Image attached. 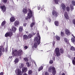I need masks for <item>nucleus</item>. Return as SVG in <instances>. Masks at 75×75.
Listing matches in <instances>:
<instances>
[{
    "instance_id": "6",
    "label": "nucleus",
    "mask_w": 75,
    "mask_h": 75,
    "mask_svg": "<svg viewBox=\"0 0 75 75\" xmlns=\"http://www.w3.org/2000/svg\"><path fill=\"white\" fill-rule=\"evenodd\" d=\"M12 35H13V32H10L6 33L5 35V37H11Z\"/></svg>"
},
{
    "instance_id": "44",
    "label": "nucleus",
    "mask_w": 75,
    "mask_h": 75,
    "mask_svg": "<svg viewBox=\"0 0 75 75\" xmlns=\"http://www.w3.org/2000/svg\"><path fill=\"white\" fill-rule=\"evenodd\" d=\"M45 75H49V73L48 72L46 71L45 73Z\"/></svg>"
},
{
    "instance_id": "21",
    "label": "nucleus",
    "mask_w": 75,
    "mask_h": 75,
    "mask_svg": "<svg viewBox=\"0 0 75 75\" xmlns=\"http://www.w3.org/2000/svg\"><path fill=\"white\" fill-rule=\"evenodd\" d=\"M23 11L24 13L25 14L27 13V9L24 8L23 9Z\"/></svg>"
},
{
    "instance_id": "53",
    "label": "nucleus",
    "mask_w": 75,
    "mask_h": 75,
    "mask_svg": "<svg viewBox=\"0 0 75 75\" xmlns=\"http://www.w3.org/2000/svg\"><path fill=\"white\" fill-rule=\"evenodd\" d=\"M38 10H40V7H38Z\"/></svg>"
},
{
    "instance_id": "28",
    "label": "nucleus",
    "mask_w": 75,
    "mask_h": 75,
    "mask_svg": "<svg viewBox=\"0 0 75 75\" xmlns=\"http://www.w3.org/2000/svg\"><path fill=\"white\" fill-rule=\"evenodd\" d=\"M32 37H33V35L31 34H29L28 36V38L29 39H30V38H31Z\"/></svg>"
},
{
    "instance_id": "61",
    "label": "nucleus",
    "mask_w": 75,
    "mask_h": 75,
    "mask_svg": "<svg viewBox=\"0 0 75 75\" xmlns=\"http://www.w3.org/2000/svg\"><path fill=\"white\" fill-rule=\"evenodd\" d=\"M10 31H11V29H10Z\"/></svg>"
},
{
    "instance_id": "1",
    "label": "nucleus",
    "mask_w": 75,
    "mask_h": 75,
    "mask_svg": "<svg viewBox=\"0 0 75 75\" xmlns=\"http://www.w3.org/2000/svg\"><path fill=\"white\" fill-rule=\"evenodd\" d=\"M39 32L37 33V37L35 38L34 41L35 42L34 44V47L35 48H37V47L40 44V40H41V37L39 35Z\"/></svg>"
},
{
    "instance_id": "15",
    "label": "nucleus",
    "mask_w": 75,
    "mask_h": 75,
    "mask_svg": "<svg viewBox=\"0 0 75 75\" xmlns=\"http://www.w3.org/2000/svg\"><path fill=\"white\" fill-rule=\"evenodd\" d=\"M17 30V28H16V27H15L14 26L12 28V29L11 30V31L12 33H15V32H16V30Z\"/></svg>"
},
{
    "instance_id": "32",
    "label": "nucleus",
    "mask_w": 75,
    "mask_h": 75,
    "mask_svg": "<svg viewBox=\"0 0 75 75\" xmlns=\"http://www.w3.org/2000/svg\"><path fill=\"white\" fill-rule=\"evenodd\" d=\"M23 59L25 62H28V58L25 57Z\"/></svg>"
},
{
    "instance_id": "16",
    "label": "nucleus",
    "mask_w": 75,
    "mask_h": 75,
    "mask_svg": "<svg viewBox=\"0 0 75 75\" xmlns=\"http://www.w3.org/2000/svg\"><path fill=\"white\" fill-rule=\"evenodd\" d=\"M15 20L16 19H15V18L13 16L11 17L10 18V21L11 22H14Z\"/></svg>"
},
{
    "instance_id": "46",
    "label": "nucleus",
    "mask_w": 75,
    "mask_h": 75,
    "mask_svg": "<svg viewBox=\"0 0 75 75\" xmlns=\"http://www.w3.org/2000/svg\"><path fill=\"white\" fill-rule=\"evenodd\" d=\"M48 21L50 23V22H51V19H50V18H49L48 20Z\"/></svg>"
},
{
    "instance_id": "14",
    "label": "nucleus",
    "mask_w": 75,
    "mask_h": 75,
    "mask_svg": "<svg viewBox=\"0 0 75 75\" xmlns=\"http://www.w3.org/2000/svg\"><path fill=\"white\" fill-rule=\"evenodd\" d=\"M16 52H17V50H15L14 51H13L12 52L13 55L14 57H17V54L16 53Z\"/></svg>"
},
{
    "instance_id": "52",
    "label": "nucleus",
    "mask_w": 75,
    "mask_h": 75,
    "mask_svg": "<svg viewBox=\"0 0 75 75\" xmlns=\"http://www.w3.org/2000/svg\"><path fill=\"white\" fill-rule=\"evenodd\" d=\"M5 51L6 52H7V48H6L5 49Z\"/></svg>"
},
{
    "instance_id": "10",
    "label": "nucleus",
    "mask_w": 75,
    "mask_h": 75,
    "mask_svg": "<svg viewBox=\"0 0 75 75\" xmlns=\"http://www.w3.org/2000/svg\"><path fill=\"white\" fill-rule=\"evenodd\" d=\"M61 7L62 10H63L64 11H65L66 10V6L64 4H62L61 5Z\"/></svg>"
},
{
    "instance_id": "19",
    "label": "nucleus",
    "mask_w": 75,
    "mask_h": 75,
    "mask_svg": "<svg viewBox=\"0 0 75 75\" xmlns=\"http://www.w3.org/2000/svg\"><path fill=\"white\" fill-rule=\"evenodd\" d=\"M18 61H19V59H18L16 58L15 59L14 62H15V64H17V63H18Z\"/></svg>"
},
{
    "instance_id": "26",
    "label": "nucleus",
    "mask_w": 75,
    "mask_h": 75,
    "mask_svg": "<svg viewBox=\"0 0 75 75\" xmlns=\"http://www.w3.org/2000/svg\"><path fill=\"white\" fill-rule=\"evenodd\" d=\"M42 69H43V67L41 66L38 69V71H41V70H42Z\"/></svg>"
},
{
    "instance_id": "50",
    "label": "nucleus",
    "mask_w": 75,
    "mask_h": 75,
    "mask_svg": "<svg viewBox=\"0 0 75 75\" xmlns=\"http://www.w3.org/2000/svg\"><path fill=\"white\" fill-rule=\"evenodd\" d=\"M4 50H5L4 48L2 50V52H4Z\"/></svg>"
},
{
    "instance_id": "20",
    "label": "nucleus",
    "mask_w": 75,
    "mask_h": 75,
    "mask_svg": "<svg viewBox=\"0 0 75 75\" xmlns=\"http://www.w3.org/2000/svg\"><path fill=\"white\" fill-rule=\"evenodd\" d=\"M23 67H24V64L22 63L20 64L19 67V68H23Z\"/></svg>"
},
{
    "instance_id": "62",
    "label": "nucleus",
    "mask_w": 75,
    "mask_h": 75,
    "mask_svg": "<svg viewBox=\"0 0 75 75\" xmlns=\"http://www.w3.org/2000/svg\"><path fill=\"white\" fill-rule=\"evenodd\" d=\"M35 65H36V64H35Z\"/></svg>"
},
{
    "instance_id": "3",
    "label": "nucleus",
    "mask_w": 75,
    "mask_h": 75,
    "mask_svg": "<svg viewBox=\"0 0 75 75\" xmlns=\"http://www.w3.org/2000/svg\"><path fill=\"white\" fill-rule=\"evenodd\" d=\"M48 71L49 72H52L53 75H55L57 73L55 68L54 67L50 66L48 68Z\"/></svg>"
},
{
    "instance_id": "5",
    "label": "nucleus",
    "mask_w": 75,
    "mask_h": 75,
    "mask_svg": "<svg viewBox=\"0 0 75 75\" xmlns=\"http://www.w3.org/2000/svg\"><path fill=\"white\" fill-rule=\"evenodd\" d=\"M23 54V50L21 49L19 50L17 52V56H18V57H21Z\"/></svg>"
},
{
    "instance_id": "7",
    "label": "nucleus",
    "mask_w": 75,
    "mask_h": 75,
    "mask_svg": "<svg viewBox=\"0 0 75 75\" xmlns=\"http://www.w3.org/2000/svg\"><path fill=\"white\" fill-rule=\"evenodd\" d=\"M52 15L53 16H54V17H57L58 16V13L56 11L53 10L52 12Z\"/></svg>"
},
{
    "instance_id": "23",
    "label": "nucleus",
    "mask_w": 75,
    "mask_h": 75,
    "mask_svg": "<svg viewBox=\"0 0 75 75\" xmlns=\"http://www.w3.org/2000/svg\"><path fill=\"white\" fill-rule=\"evenodd\" d=\"M60 53L61 54H63L64 52V49L63 48H60Z\"/></svg>"
},
{
    "instance_id": "40",
    "label": "nucleus",
    "mask_w": 75,
    "mask_h": 75,
    "mask_svg": "<svg viewBox=\"0 0 75 75\" xmlns=\"http://www.w3.org/2000/svg\"><path fill=\"white\" fill-rule=\"evenodd\" d=\"M54 1L55 4H58V0H54Z\"/></svg>"
},
{
    "instance_id": "25",
    "label": "nucleus",
    "mask_w": 75,
    "mask_h": 75,
    "mask_svg": "<svg viewBox=\"0 0 75 75\" xmlns=\"http://www.w3.org/2000/svg\"><path fill=\"white\" fill-rule=\"evenodd\" d=\"M6 21H4L2 23L1 25V26H4V25L6 24Z\"/></svg>"
},
{
    "instance_id": "55",
    "label": "nucleus",
    "mask_w": 75,
    "mask_h": 75,
    "mask_svg": "<svg viewBox=\"0 0 75 75\" xmlns=\"http://www.w3.org/2000/svg\"><path fill=\"white\" fill-rule=\"evenodd\" d=\"M1 52H0V57L1 56Z\"/></svg>"
},
{
    "instance_id": "33",
    "label": "nucleus",
    "mask_w": 75,
    "mask_h": 75,
    "mask_svg": "<svg viewBox=\"0 0 75 75\" xmlns=\"http://www.w3.org/2000/svg\"><path fill=\"white\" fill-rule=\"evenodd\" d=\"M71 4L74 6H75V1L74 0H73L71 1Z\"/></svg>"
},
{
    "instance_id": "39",
    "label": "nucleus",
    "mask_w": 75,
    "mask_h": 75,
    "mask_svg": "<svg viewBox=\"0 0 75 75\" xmlns=\"http://www.w3.org/2000/svg\"><path fill=\"white\" fill-rule=\"evenodd\" d=\"M26 64L27 65L28 67H29L30 66V63L29 62H26Z\"/></svg>"
},
{
    "instance_id": "17",
    "label": "nucleus",
    "mask_w": 75,
    "mask_h": 75,
    "mask_svg": "<svg viewBox=\"0 0 75 75\" xmlns=\"http://www.w3.org/2000/svg\"><path fill=\"white\" fill-rule=\"evenodd\" d=\"M19 22L18 21H15L14 22V25L15 26H17L18 25H19Z\"/></svg>"
},
{
    "instance_id": "41",
    "label": "nucleus",
    "mask_w": 75,
    "mask_h": 75,
    "mask_svg": "<svg viewBox=\"0 0 75 75\" xmlns=\"http://www.w3.org/2000/svg\"><path fill=\"white\" fill-rule=\"evenodd\" d=\"M53 62V60H50V64H53V62Z\"/></svg>"
},
{
    "instance_id": "36",
    "label": "nucleus",
    "mask_w": 75,
    "mask_h": 75,
    "mask_svg": "<svg viewBox=\"0 0 75 75\" xmlns=\"http://www.w3.org/2000/svg\"><path fill=\"white\" fill-rule=\"evenodd\" d=\"M70 50H71L72 51H75V48L73 47V46H72L70 49Z\"/></svg>"
},
{
    "instance_id": "37",
    "label": "nucleus",
    "mask_w": 75,
    "mask_h": 75,
    "mask_svg": "<svg viewBox=\"0 0 75 75\" xmlns=\"http://www.w3.org/2000/svg\"><path fill=\"white\" fill-rule=\"evenodd\" d=\"M56 38L57 40H60V37H59V36H56Z\"/></svg>"
},
{
    "instance_id": "30",
    "label": "nucleus",
    "mask_w": 75,
    "mask_h": 75,
    "mask_svg": "<svg viewBox=\"0 0 75 75\" xmlns=\"http://www.w3.org/2000/svg\"><path fill=\"white\" fill-rule=\"evenodd\" d=\"M61 35L62 37H64L65 36V34L62 31L61 32Z\"/></svg>"
},
{
    "instance_id": "59",
    "label": "nucleus",
    "mask_w": 75,
    "mask_h": 75,
    "mask_svg": "<svg viewBox=\"0 0 75 75\" xmlns=\"http://www.w3.org/2000/svg\"><path fill=\"white\" fill-rule=\"evenodd\" d=\"M62 75H65V73H63L62 74Z\"/></svg>"
},
{
    "instance_id": "8",
    "label": "nucleus",
    "mask_w": 75,
    "mask_h": 75,
    "mask_svg": "<svg viewBox=\"0 0 75 75\" xmlns=\"http://www.w3.org/2000/svg\"><path fill=\"white\" fill-rule=\"evenodd\" d=\"M15 72H17V75H22V72H21V70L19 69H17L15 70Z\"/></svg>"
},
{
    "instance_id": "57",
    "label": "nucleus",
    "mask_w": 75,
    "mask_h": 75,
    "mask_svg": "<svg viewBox=\"0 0 75 75\" xmlns=\"http://www.w3.org/2000/svg\"><path fill=\"white\" fill-rule=\"evenodd\" d=\"M25 33H26V34H28V31H26Z\"/></svg>"
},
{
    "instance_id": "12",
    "label": "nucleus",
    "mask_w": 75,
    "mask_h": 75,
    "mask_svg": "<svg viewBox=\"0 0 75 75\" xmlns=\"http://www.w3.org/2000/svg\"><path fill=\"white\" fill-rule=\"evenodd\" d=\"M0 7L1 9L3 10V12H5V11H6V7L5 6L3 5V6H1Z\"/></svg>"
},
{
    "instance_id": "35",
    "label": "nucleus",
    "mask_w": 75,
    "mask_h": 75,
    "mask_svg": "<svg viewBox=\"0 0 75 75\" xmlns=\"http://www.w3.org/2000/svg\"><path fill=\"white\" fill-rule=\"evenodd\" d=\"M32 73H33V71H32V70H30L28 71V74L29 75H30V74H31Z\"/></svg>"
},
{
    "instance_id": "51",
    "label": "nucleus",
    "mask_w": 75,
    "mask_h": 75,
    "mask_svg": "<svg viewBox=\"0 0 75 75\" xmlns=\"http://www.w3.org/2000/svg\"><path fill=\"white\" fill-rule=\"evenodd\" d=\"M0 52L2 53V52H1V48H0ZM2 54V53H1V54Z\"/></svg>"
},
{
    "instance_id": "60",
    "label": "nucleus",
    "mask_w": 75,
    "mask_h": 75,
    "mask_svg": "<svg viewBox=\"0 0 75 75\" xmlns=\"http://www.w3.org/2000/svg\"><path fill=\"white\" fill-rule=\"evenodd\" d=\"M33 48H34V47L33 46Z\"/></svg>"
},
{
    "instance_id": "24",
    "label": "nucleus",
    "mask_w": 75,
    "mask_h": 75,
    "mask_svg": "<svg viewBox=\"0 0 75 75\" xmlns=\"http://www.w3.org/2000/svg\"><path fill=\"white\" fill-rule=\"evenodd\" d=\"M54 24L56 26H58L59 25V22L58 21H55L54 22Z\"/></svg>"
},
{
    "instance_id": "34",
    "label": "nucleus",
    "mask_w": 75,
    "mask_h": 75,
    "mask_svg": "<svg viewBox=\"0 0 75 75\" xmlns=\"http://www.w3.org/2000/svg\"><path fill=\"white\" fill-rule=\"evenodd\" d=\"M66 10L68 11V12H69V10H70V8L69 6H67L66 8Z\"/></svg>"
},
{
    "instance_id": "4",
    "label": "nucleus",
    "mask_w": 75,
    "mask_h": 75,
    "mask_svg": "<svg viewBox=\"0 0 75 75\" xmlns=\"http://www.w3.org/2000/svg\"><path fill=\"white\" fill-rule=\"evenodd\" d=\"M55 53L57 57H59L61 55V53L59 52V48H56L55 49Z\"/></svg>"
},
{
    "instance_id": "43",
    "label": "nucleus",
    "mask_w": 75,
    "mask_h": 75,
    "mask_svg": "<svg viewBox=\"0 0 75 75\" xmlns=\"http://www.w3.org/2000/svg\"><path fill=\"white\" fill-rule=\"evenodd\" d=\"M72 63L74 65H75V60H72Z\"/></svg>"
},
{
    "instance_id": "45",
    "label": "nucleus",
    "mask_w": 75,
    "mask_h": 75,
    "mask_svg": "<svg viewBox=\"0 0 75 75\" xmlns=\"http://www.w3.org/2000/svg\"><path fill=\"white\" fill-rule=\"evenodd\" d=\"M4 75V72H2L0 73V75Z\"/></svg>"
},
{
    "instance_id": "13",
    "label": "nucleus",
    "mask_w": 75,
    "mask_h": 75,
    "mask_svg": "<svg viewBox=\"0 0 75 75\" xmlns=\"http://www.w3.org/2000/svg\"><path fill=\"white\" fill-rule=\"evenodd\" d=\"M28 70V69L27 67H24L22 69V72L24 73V72H26Z\"/></svg>"
},
{
    "instance_id": "54",
    "label": "nucleus",
    "mask_w": 75,
    "mask_h": 75,
    "mask_svg": "<svg viewBox=\"0 0 75 75\" xmlns=\"http://www.w3.org/2000/svg\"><path fill=\"white\" fill-rule=\"evenodd\" d=\"M55 43L54 42H53V45H55Z\"/></svg>"
},
{
    "instance_id": "22",
    "label": "nucleus",
    "mask_w": 75,
    "mask_h": 75,
    "mask_svg": "<svg viewBox=\"0 0 75 75\" xmlns=\"http://www.w3.org/2000/svg\"><path fill=\"white\" fill-rule=\"evenodd\" d=\"M34 25H35V22H33L32 23H31L30 25V27L31 28L33 27Z\"/></svg>"
},
{
    "instance_id": "2",
    "label": "nucleus",
    "mask_w": 75,
    "mask_h": 75,
    "mask_svg": "<svg viewBox=\"0 0 75 75\" xmlns=\"http://www.w3.org/2000/svg\"><path fill=\"white\" fill-rule=\"evenodd\" d=\"M33 12L30 9H29L28 13V16L26 17L25 19L27 20L28 19H30L31 17H32V20L33 21H34V16H33Z\"/></svg>"
},
{
    "instance_id": "47",
    "label": "nucleus",
    "mask_w": 75,
    "mask_h": 75,
    "mask_svg": "<svg viewBox=\"0 0 75 75\" xmlns=\"http://www.w3.org/2000/svg\"><path fill=\"white\" fill-rule=\"evenodd\" d=\"M52 59H53V60H54V61H55V56H53Z\"/></svg>"
},
{
    "instance_id": "48",
    "label": "nucleus",
    "mask_w": 75,
    "mask_h": 75,
    "mask_svg": "<svg viewBox=\"0 0 75 75\" xmlns=\"http://www.w3.org/2000/svg\"><path fill=\"white\" fill-rule=\"evenodd\" d=\"M26 25H27V23H25L23 25L24 27H25Z\"/></svg>"
},
{
    "instance_id": "29",
    "label": "nucleus",
    "mask_w": 75,
    "mask_h": 75,
    "mask_svg": "<svg viewBox=\"0 0 75 75\" xmlns=\"http://www.w3.org/2000/svg\"><path fill=\"white\" fill-rule=\"evenodd\" d=\"M19 31L20 32H22L23 31V27L22 26H20L19 27Z\"/></svg>"
},
{
    "instance_id": "56",
    "label": "nucleus",
    "mask_w": 75,
    "mask_h": 75,
    "mask_svg": "<svg viewBox=\"0 0 75 75\" xmlns=\"http://www.w3.org/2000/svg\"><path fill=\"white\" fill-rule=\"evenodd\" d=\"M23 75H27V74L25 73L23 74Z\"/></svg>"
},
{
    "instance_id": "42",
    "label": "nucleus",
    "mask_w": 75,
    "mask_h": 75,
    "mask_svg": "<svg viewBox=\"0 0 75 75\" xmlns=\"http://www.w3.org/2000/svg\"><path fill=\"white\" fill-rule=\"evenodd\" d=\"M3 2L4 3H6L7 2V0H3Z\"/></svg>"
},
{
    "instance_id": "27",
    "label": "nucleus",
    "mask_w": 75,
    "mask_h": 75,
    "mask_svg": "<svg viewBox=\"0 0 75 75\" xmlns=\"http://www.w3.org/2000/svg\"><path fill=\"white\" fill-rule=\"evenodd\" d=\"M70 8L71 9V11H72V10H74V6H73V5H72V4H70Z\"/></svg>"
},
{
    "instance_id": "58",
    "label": "nucleus",
    "mask_w": 75,
    "mask_h": 75,
    "mask_svg": "<svg viewBox=\"0 0 75 75\" xmlns=\"http://www.w3.org/2000/svg\"><path fill=\"white\" fill-rule=\"evenodd\" d=\"M9 58H10L11 59V58H13V56H11V57H10Z\"/></svg>"
},
{
    "instance_id": "18",
    "label": "nucleus",
    "mask_w": 75,
    "mask_h": 75,
    "mask_svg": "<svg viewBox=\"0 0 75 75\" xmlns=\"http://www.w3.org/2000/svg\"><path fill=\"white\" fill-rule=\"evenodd\" d=\"M28 39V36L26 35H23V40H26Z\"/></svg>"
},
{
    "instance_id": "49",
    "label": "nucleus",
    "mask_w": 75,
    "mask_h": 75,
    "mask_svg": "<svg viewBox=\"0 0 75 75\" xmlns=\"http://www.w3.org/2000/svg\"><path fill=\"white\" fill-rule=\"evenodd\" d=\"M25 49H27L28 48V47H27V46H25Z\"/></svg>"
},
{
    "instance_id": "11",
    "label": "nucleus",
    "mask_w": 75,
    "mask_h": 75,
    "mask_svg": "<svg viewBox=\"0 0 75 75\" xmlns=\"http://www.w3.org/2000/svg\"><path fill=\"white\" fill-rule=\"evenodd\" d=\"M64 16L66 18L67 20H69V16L68 14V13L67 12L65 11L64 13Z\"/></svg>"
},
{
    "instance_id": "31",
    "label": "nucleus",
    "mask_w": 75,
    "mask_h": 75,
    "mask_svg": "<svg viewBox=\"0 0 75 75\" xmlns=\"http://www.w3.org/2000/svg\"><path fill=\"white\" fill-rule=\"evenodd\" d=\"M64 41L66 42V43H68V42H69V40H67V39L66 38H64Z\"/></svg>"
},
{
    "instance_id": "38",
    "label": "nucleus",
    "mask_w": 75,
    "mask_h": 75,
    "mask_svg": "<svg viewBox=\"0 0 75 75\" xmlns=\"http://www.w3.org/2000/svg\"><path fill=\"white\" fill-rule=\"evenodd\" d=\"M73 37L74 38L71 39V40L73 42H75V36H73Z\"/></svg>"
},
{
    "instance_id": "9",
    "label": "nucleus",
    "mask_w": 75,
    "mask_h": 75,
    "mask_svg": "<svg viewBox=\"0 0 75 75\" xmlns=\"http://www.w3.org/2000/svg\"><path fill=\"white\" fill-rule=\"evenodd\" d=\"M65 33L67 35H69L71 34V32L68 29H65Z\"/></svg>"
}]
</instances>
